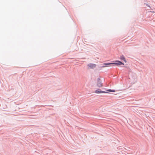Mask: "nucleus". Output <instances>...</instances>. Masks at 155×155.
I'll return each instance as SVG.
<instances>
[{"label": "nucleus", "instance_id": "obj_1", "mask_svg": "<svg viewBox=\"0 0 155 155\" xmlns=\"http://www.w3.org/2000/svg\"><path fill=\"white\" fill-rule=\"evenodd\" d=\"M102 80L101 78H99L97 79V86L99 87H101L103 86Z\"/></svg>", "mask_w": 155, "mask_h": 155}, {"label": "nucleus", "instance_id": "obj_2", "mask_svg": "<svg viewBox=\"0 0 155 155\" xmlns=\"http://www.w3.org/2000/svg\"><path fill=\"white\" fill-rule=\"evenodd\" d=\"M117 63H109V64H117L119 65H124V64L122 62H121L119 61H117Z\"/></svg>", "mask_w": 155, "mask_h": 155}, {"label": "nucleus", "instance_id": "obj_3", "mask_svg": "<svg viewBox=\"0 0 155 155\" xmlns=\"http://www.w3.org/2000/svg\"><path fill=\"white\" fill-rule=\"evenodd\" d=\"M88 66L91 69H94L96 67V65L93 64H89Z\"/></svg>", "mask_w": 155, "mask_h": 155}, {"label": "nucleus", "instance_id": "obj_4", "mask_svg": "<svg viewBox=\"0 0 155 155\" xmlns=\"http://www.w3.org/2000/svg\"><path fill=\"white\" fill-rule=\"evenodd\" d=\"M95 92L97 94L107 93L105 91H101V90L100 89H98L96 90L95 91Z\"/></svg>", "mask_w": 155, "mask_h": 155}, {"label": "nucleus", "instance_id": "obj_5", "mask_svg": "<svg viewBox=\"0 0 155 155\" xmlns=\"http://www.w3.org/2000/svg\"><path fill=\"white\" fill-rule=\"evenodd\" d=\"M120 59L121 60H123L125 62H126V61L125 59V58L123 56H121L120 57Z\"/></svg>", "mask_w": 155, "mask_h": 155}, {"label": "nucleus", "instance_id": "obj_6", "mask_svg": "<svg viewBox=\"0 0 155 155\" xmlns=\"http://www.w3.org/2000/svg\"><path fill=\"white\" fill-rule=\"evenodd\" d=\"M107 91H109V92H115V91L114 90H112L111 89H109L107 90Z\"/></svg>", "mask_w": 155, "mask_h": 155}, {"label": "nucleus", "instance_id": "obj_7", "mask_svg": "<svg viewBox=\"0 0 155 155\" xmlns=\"http://www.w3.org/2000/svg\"><path fill=\"white\" fill-rule=\"evenodd\" d=\"M107 66H104L103 67H107Z\"/></svg>", "mask_w": 155, "mask_h": 155}]
</instances>
